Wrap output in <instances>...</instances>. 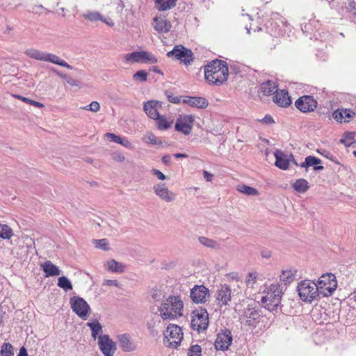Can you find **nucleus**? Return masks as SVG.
<instances>
[{"label": "nucleus", "mask_w": 356, "mask_h": 356, "mask_svg": "<svg viewBox=\"0 0 356 356\" xmlns=\"http://www.w3.org/2000/svg\"><path fill=\"white\" fill-rule=\"evenodd\" d=\"M228 75L227 64L224 60H213L204 67L205 79L212 85H222L227 81Z\"/></svg>", "instance_id": "obj_1"}, {"label": "nucleus", "mask_w": 356, "mask_h": 356, "mask_svg": "<svg viewBox=\"0 0 356 356\" xmlns=\"http://www.w3.org/2000/svg\"><path fill=\"white\" fill-rule=\"evenodd\" d=\"M184 303L179 296H170L159 307L160 316L163 319H174L183 315Z\"/></svg>", "instance_id": "obj_2"}, {"label": "nucleus", "mask_w": 356, "mask_h": 356, "mask_svg": "<svg viewBox=\"0 0 356 356\" xmlns=\"http://www.w3.org/2000/svg\"><path fill=\"white\" fill-rule=\"evenodd\" d=\"M319 290L316 283L309 280H305L298 284L297 291L300 298L306 302H312L320 296Z\"/></svg>", "instance_id": "obj_3"}, {"label": "nucleus", "mask_w": 356, "mask_h": 356, "mask_svg": "<svg viewBox=\"0 0 356 356\" xmlns=\"http://www.w3.org/2000/svg\"><path fill=\"white\" fill-rule=\"evenodd\" d=\"M282 295V287L279 284H272L268 288L266 296L262 297L261 302L265 307L273 311L280 304Z\"/></svg>", "instance_id": "obj_4"}, {"label": "nucleus", "mask_w": 356, "mask_h": 356, "mask_svg": "<svg viewBox=\"0 0 356 356\" xmlns=\"http://www.w3.org/2000/svg\"><path fill=\"white\" fill-rule=\"evenodd\" d=\"M316 286L320 289V295L323 297L332 296L337 287L336 277L332 273L323 274L318 280Z\"/></svg>", "instance_id": "obj_5"}, {"label": "nucleus", "mask_w": 356, "mask_h": 356, "mask_svg": "<svg viewBox=\"0 0 356 356\" xmlns=\"http://www.w3.org/2000/svg\"><path fill=\"white\" fill-rule=\"evenodd\" d=\"M241 320L244 323L245 326L253 330L256 328L261 319V314L259 309L249 305L244 309L241 316Z\"/></svg>", "instance_id": "obj_6"}, {"label": "nucleus", "mask_w": 356, "mask_h": 356, "mask_svg": "<svg viewBox=\"0 0 356 356\" xmlns=\"http://www.w3.org/2000/svg\"><path fill=\"white\" fill-rule=\"evenodd\" d=\"M209 325V314L205 309L200 308L193 312L191 327L199 333L207 329Z\"/></svg>", "instance_id": "obj_7"}, {"label": "nucleus", "mask_w": 356, "mask_h": 356, "mask_svg": "<svg viewBox=\"0 0 356 356\" xmlns=\"http://www.w3.org/2000/svg\"><path fill=\"white\" fill-rule=\"evenodd\" d=\"M164 334L168 343V346L170 348H177L184 337L181 327L175 324H170Z\"/></svg>", "instance_id": "obj_8"}, {"label": "nucleus", "mask_w": 356, "mask_h": 356, "mask_svg": "<svg viewBox=\"0 0 356 356\" xmlns=\"http://www.w3.org/2000/svg\"><path fill=\"white\" fill-rule=\"evenodd\" d=\"M70 304L72 311L80 318L86 319L90 308L86 300L80 297H72L70 298Z\"/></svg>", "instance_id": "obj_9"}, {"label": "nucleus", "mask_w": 356, "mask_h": 356, "mask_svg": "<svg viewBox=\"0 0 356 356\" xmlns=\"http://www.w3.org/2000/svg\"><path fill=\"white\" fill-rule=\"evenodd\" d=\"M98 346L104 356H113L117 350L115 342L108 334L99 336Z\"/></svg>", "instance_id": "obj_10"}, {"label": "nucleus", "mask_w": 356, "mask_h": 356, "mask_svg": "<svg viewBox=\"0 0 356 356\" xmlns=\"http://www.w3.org/2000/svg\"><path fill=\"white\" fill-rule=\"evenodd\" d=\"M295 105L300 111L308 113L314 111L317 107V102L311 95H304L296 101Z\"/></svg>", "instance_id": "obj_11"}, {"label": "nucleus", "mask_w": 356, "mask_h": 356, "mask_svg": "<svg viewBox=\"0 0 356 356\" xmlns=\"http://www.w3.org/2000/svg\"><path fill=\"white\" fill-rule=\"evenodd\" d=\"M190 297L195 303H204L209 297V291L204 285H195L191 289Z\"/></svg>", "instance_id": "obj_12"}, {"label": "nucleus", "mask_w": 356, "mask_h": 356, "mask_svg": "<svg viewBox=\"0 0 356 356\" xmlns=\"http://www.w3.org/2000/svg\"><path fill=\"white\" fill-rule=\"evenodd\" d=\"M232 335L229 330H222L218 333L215 341V348L218 350H226L231 346Z\"/></svg>", "instance_id": "obj_13"}, {"label": "nucleus", "mask_w": 356, "mask_h": 356, "mask_svg": "<svg viewBox=\"0 0 356 356\" xmlns=\"http://www.w3.org/2000/svg\"><path fill=\"white\" fill-rule=\"evenodd\" d=\"M193 121L194 118L192 115L180 116L177 120L175 129L185 135H188L191 131Z\"/></svg>", "instance_id": "obj_14"}, {"label": "nucleus", "mask_w": 356, "mask_h": 356, "mask_svg": "<svg viewBox=\"0 0 356 356\" xmlns=\"http://www.w3.org/2000/svg\"><path fill=\"white\" fill-rule=\"evenodd\" d=\"M153 189L154 193L165 202H171L175 199V194L168 190L163 183L155 184Z\"/></svg>", "instance_id": "obj_15"}, {"label": "nucleus", "mask_w": 356, "mask_h": 356, "mask_svg": "<svg viewBox=\"0 0 356 356\" xmlns=\"http://www.w3.org/2000/svg\"><path fill=\"white\" fill-rule=\"evenodd\" d=\"M153 27L158 33H168L170 31L171 24L164 15L156 16L153 20Z\"/></svg>", "instance_id": "obj_16"}, {"label": "nucleus", "mask_w": 356, "mask_h": 356, "mask_svg": "<svg viewBox=\"0 0 356 356\" xmlns=\"http://www.w3.org/2000/svg\"><path fill=\"white\" fill-rule=\"evenodd\" d=\"M161 108V104L158 101H148L145 103L143 106V110L147 115L153 119L156 120L159 117V110Z\"/></svg>", "instance_id": "obj_17"}, {"label": "nucleus", "mask_w": 356, "mask_h": 356, "mask_svg": "<svg viewBox=\"0 0 356 356\" xmlns=\"http://www.w3.org/2000/svg\"><path fill=\"white\" fill-rule=\"evenodd\" d=\"M275 157V165L282 170H287L291 161V158H293V155H287L282 151L277 149L274 153Z\"/></svg>", "instance_id": "obj_18"}, {"label": "nucleus", "mask_w": 356, "mask_h": 356, "mask_svg": "<svg viewBox=\"0 0 356 356\" xmlns=\"http://www.w3.org/2000/svg\"><path fill=\"white\" fill-rule=\"evenodd\" d=\"M231 293L232 290L227 284L222 285L220 288L218 289L216 300L219 301L220 306L228 305V302L231 300Z\"/></svg>", "instance_id": "obj_19"}, {"label": "nucleus", "mask_w": 356, "mask_h": 356, "mask_svg": "<svg viewBox=\"0 0 356 356\" xmlns=\"http://www.w3.org/2000/svg\"><path fill=\"white\" fill-rule=\"evenodd\" d=\"M273 102L280 106L287 107L291 104V99L287 90H281L278 91L276 90Z\"/></svg>", "instance_id": "obj_20"}, {"label": "nucleus", "mask_w": 356, "mask_h": 356, "mask_svg": "<svg viewBox=\"0 0 356 356\" xmlns=\"http://www.w3.org/2000/svg\"><path fill=\"white\" fill-rule=\"evenodd\" d=\"M119 346L124 352H131L136 350V345L131 341L128 334H121L117 336Z\"/></svg>", "instance_id": "obj_21"}, {"label": "nucleus", "mask_w": 356, "mask_h": 356, "mask_svg": "<svg viewBox=\"0 0 356 356\" xmlns=\"http://www.w3.org/2000/svg\"><path fill=\"white\" fill-rule=\"evenodd\" d=\"M183 102L197 108H204L208 106L207 100L201 97H184Z\"/></svg>", "instance_id": "obj_22"}, {"label": "nucleus", "mask_w": 356, "mask_h": 356, "mask_svg": "<svg viewBox=\"0 0 356 356\" xmlns=\"http://www.w3.org/2000/svg\"><path fill=\"white\" fill-rule=\"evenodd\" d=\"M40 268L45 273V277H54L60 274V270L51 261H47L40 264Z\"/></svg>", "instance_id": "obj_23"}, {"label": "nucleus", "mask_w": 356, "mask_h": 356, "mask_svg": "<svg viewBox=\"0 0 356 356\" xmlns=\"http://www.w3.org/2000/svg\"><path fill=\"white\" fill-rule=\"evenodd\" d=\"M320 163H321L320 159L314 156H308L305 158V161L300 164V166L306 168V171L309 167L314 166V170L319 171L324 168L323 165H318Z\"/></svg>", "instance_id": "obj_24"}, {"label": "nucleus", "mask_w": 356, "mask_h": 356, "mask_svg": "<svg viewBox=\"0 0 356 356\" xmlns=\"http://www.w3.org/2000/svg\"><path fill=\"white\" fill-rule=\"evenodd\" d=\"M83 17L85 19L91 22L102 21L110 26H113L114 24L111 18H104L97 11L88 12L84 13Z\"/></svg>", "instance_id": "obj_25"}, {"label": "nucleus", "mask_w": 356, "mask_h": 356, "mask_svg": "<svg viewBox=\"0 0 356 356\" xmlns=\"http://www.w3.org/2000/svg\"><path fill=\"white\" fill-rule=\"evenodd\" d=\"M296 273L297 270L295 268L283 270L280 275V280L286 285L296 280Z\"/></svg>", "instance_id": "obj_26"}, {"label": "nucleus", "mask_w": 356, "mask_h": 356, "mask_svg": "<svg viewBox=\"0 0 356 356\" xmlns=\"http://www.w3.org/2000/svg\"><path fill=\"white\" fill-rule=\"evenodd\" d=\"M44 62H49L54 64L58 65L60 66L66 67L69 70H72L73 67L70 65H69L66 61L60 59L58 56L56 54H50L46 52Z\"/></svg>", "instance_id": "obj_27"}, {"label": "nucleus", "mask_w": 356, "mask_h": 356, "mask_svg": "<svg viewBox=\"0 0 356 356\" xmlns=\"http://www.w3.org/2000/svg\"><path fill=\"white\" fill-rule=\"evenodd\" d=\"M161 323L160 316L156 315L147 322V329L152 336L155 337L158 335L159 332L158 327H160Z\"/></svg>", "instance_id": "obj_28"}, {"label": "nucleus", "mask_w": 356, "mask_h": 356, "mask_svg": "<svg viewBox=\"0 0 356 356\" xmlns=\"http://www.w3.org/2000/svg\"><path fill=\"white\" fill-rule=\"evenodd\" d=\"M355 113L350 109H338L333 113V118L340 122L343 120L346 121V119L352 118L355 116Z\"/></svg>", "instance_id": "obj_29"}, {"label": "nucleus", "mask_w": 356, "mask_h": 356, "mask_svg": "<svg viewBox=\"0 0 356 356\" xmlns=\"http://www.w3.org/2000/svg\"><path fill=\"white\" fill-rule=\"evenodd\" d=\"M106 269L112 273H122L125 270V266L114 259L108 260L106 265Z\"/></svg>", "instance_id": "obj_30"}, {"label": "nucleus", "mask_w": 356, "mask_h": 356, "mask_svg": "<svg viewBox=\"0 0 356 356\" xmlns=\"http://www.w3.org/2000/svg\"><path fill=\"white\" fill-rule=\"evenodd\" d=\"M87 326L90 328L91 336L94 339H96L99 335H103L102 326L97 320L87 323Z\"/></svg>", "instance_id": "obj_31"}, {"label": "nucleus", "mask_w": 356, "mask_h": 356, "mask_svg": "<svg viewBox=\"0 0 356 356\" xmlns=\"http://www.w3.org/2000/svg\"><path fill=\"white\" fill-rule=\"evenodd\" d=\"M177 0H156L155 5L160 11H165L176 6Z\"/></svg>", "instance_id": "obj_32"}, {"label": "nucleus", "mask_w": 356, "mask_h": 356, "mask_svg": "<svg viewBox=\"0 0 356 356\" xmlns=\"http://www.w3.org/2000/svg\"><path fill=\"white\" fill-rule=\"evenodd\" d=\"M24 54L29 58L35 59L40 61H44L46 52L33 48L28 49L25 51Z\"/></svg>", "instance_id": "obj_33"}, {"label": "nucleus", "mask_w": 356, "mask_h": 356, "mask_svg": "<svg viewBox=\"0 0 356 356\" xmlns=\"http://www.w3.org/2000/svg\"><path fill=\"white\" fill-rule=\"evenodd\" d=\"M277 86L273 81H267L263 83L261 86V92L264 95H270L273 93H275Z\"/></svg>", "instance_id": "obj_34"}, {"label": "nucleus", "mask_w": 356, "mask_h": 356, "mask_svg": "<svg viewBox=\"0 0 356 356\" xmlns=\"http://www.w3.org/2000/svg\"><path fill=\"white\" fill-rule=\"evenodd\" d=\"M155 120H156V126L159 130H166L169 127H170L173 123L172 119H168L164 115H159V117L156 118Z\"/></svg>", "instance_id": "obj_35"}, {"label": "nucleus", "mask_w": 356, "mask_h": 356, "mask_svg": "<svg viewBox=\"0 0 356 356\" xmlns=\"http://www.w3.org/2000/svg\"><path fill=\"white\" fill-rule=\"evenodd\" d=\"M124 60L127 63H143V51L127 54Z\"/></svg>", "instance_id": "obj_36"}, {"label": "nucleus", "mask_w": 356, "mask_h": 356, "mask_svg": "<svg viewBox=\"0 0 356 356\" xmlns=\"http://www.w3.org/2000/svg\"><path fill=\"white\" fill-rule=\"evenodd\" d=\"M188 49L185 48L181 45H176L174 47L173 49L169 51L167 54L168 57H175L176 59L179 60L183 57L184 54L186 51Z\"/></svg>", "instance_id": "obj_37"}, {"label": "nucleus", "mask_w": 356, "mask_h": 356, "mask_svg": "<svg viewBox=\"0 0 356 356\" xmlns=\"http://www.w3.org/2000/svg\"><path fill=\"white\" fill-rule=\"evenodd\" d=\"M308 182L305 179H298L293 184L294 190L298 193H303L309 188Z\"/></svg>", "instance_id": "obj_38"}, {"label": "nucleus", "mask_w": 356, "mask_h": 356, "mask_svg": "<svg viewBox=\"0 0 356 356\" xmlns=\"http://www.w3.org/2000/svg\"><path fill=\"white\" fill-rule=\"evenodd\" d=\"M355 136V133L354 132L344 133L342 138L340 139V143L343 144L346 147H350L355 143L354 141Z\"/></svg>", "instance_id": "obj_39"}, {"label": "nucleus", "mask_w": 356, "mask_h": 356, "mask_svg": "<svg viewBox=\"0 0 356 356\" xmlns=\"http://www.w3.org/2000/svg\"><path fill=\"white\" fill-rule=\"evenodd\" d=\"M13 235L12 229L6 224L0 223V237L3 239H10Z\"/></svg>", "instance_id": "obj_40"}, {"label": "nucleus", "mask_w": 356, "mask_h": 356, "mask_svg": "<svg viewBox=\"0 0 356 356\" xmlns=\"http://www.w3.org/2000/svg\"><path fill=\"white\" fill-rule=\"evenodd\" d=\"M200 243L205 247L218 249L220 248V245L216 241L205 236L199 237Z\"/></svg>", "instance_id": "obj_41"}, {"label": "nucleus", "mask_w": 356, "mask_h": 356, "mask_svg": "<svg viewBox=\"0 0 356 356\" xmlns=\"http://www.w3.org/2000/svg\"><path fill=\"white\" fill-rule=\"evenodd\" d=\"M1 356H13L14 348L13 346L8 342L3 343L1 346L0 350Z\"/></svg>", "instance_id": "obj_42"}, {"label": "nucleus", "mask_w": 356, "mask_h": 356, "mask_svg": "<svg viewBox=\"0 0 356 356\" xmlns=\"http://www.w3.org/2000/svg\"><path fill=\"white\" fill-rule=\"evenodd\" d=\"M57 284L60 288L63 289L65 291L72 289V283L65 276H62L58 278Z\"/></svg>", "instance_id": "obj_43"}, {"label": "nucleus", "mask_w": 356, "mask_h": 356, "mask_svg": "<svg viewBox=\"0 0 356 356\" xmlns=\"http://www.w3.org/2000/svg\"><path fill=\"white\" fill-rule=\"evenodd\" d=\"M257 280V273L250 272L248 274L245 279V284L248 288L253 289Z\"/></svg>", "instance_id": "obj_44"}, {"label": "nucleus", "mask_w": 356, "mask_h": 356, "mask_svg": "<svg viewBox=\"0 0 356 356\" xmlns=\"http://www.w3.org/2000/svg\"><path fill=\"white\" fill-rule=\"evenodd\" d=\"M157 62L158 59L153 54L143 51V63L154 64Z\"/></svg>", "instance_id": "obj_45"}, {"label": "nucleus", "mask_w": 356, "mask_h": 356, "mask_svg": "<svg viewBox=\"0 0 356 356\" xmlns=\"http://www.w3.org/2000/svg\"><path fill=\"white\" fill-rule=\"evenodd\" d=\"M238 191L249 195H256L258 191L256 188L242 184L238 186Z\"/></svg>", "instance_id": "obj_46"}, {"label": "nucleus", "mask_w": 356, "mask_h": 356, "mask_svg": "<svg viewBox=\"0 0 356 356\" xmlns=\"http://www.w3.org/2000/svg\"><path fill=\"white\" fill-rule=\"evenodd\" d=\"M93 243L95 248L102 249L103 250H109V243L106 238L102 239H96L93 241Z\"/></svg>", "instance_id": "obj_47"}, {"label": "nucleus", "mask_w": 356, "mask_h": 356, "mask_svg": "<svg viewBox=\"0 0 356 356\" xmlns=\"http://www.w3.org/2000/svg\"><path fill=\"white\" fill-rule=\"evenodd\" d=\"M133 78L135 81L145 82L147 79V72L145 70H139L133 75Z\"/></svg>", "instance_id": "obj_48"}, {"label": "nucleus", "mask_w": 356, "mask_h": 356, "mask_svg": "<svg viewBox=\"0 0 356 356\" xmlns=\"http://www.w3.org/2000/svg\"><path fill=\"white\" fill-rule=\"evenodd\" d=\"M193 54L191 50L188 49L183 55V57L179 60L181 62L184 63L185 65L191 64V63L193 60Z\"/></svg>", "instance_id": "obj_49"}, {"label": "nucleus", "mask_w": 356, "mask_h": 356, "mask_svg": "<svg viewBox=\"0 0 356 356\" xmlns=\"http://www.w3.org/2000/svg\"><path fill=\"white\" fill-rule=\"evenodd\" d=\"M16 97L25 103L29 104L38 108H43L44 106V104L40 102L30 99L29 98L20 95H16Z\"/></svg>", "instance_id": "obj_50"}, {"label": "nucleus", "mask_w": 356, "mask_h": 356, "mask_svg": "<svg viewBox=\"0 0 356 356\" xmlns=\"http://www.w3.org/2000/svg\"><path fill=\"white\" fill-rule=\"evenodd\" d=\"M318 152L319 154H321L322 156H323L324 157L330 159L332 162L339 164V162H338V161L337 160V158L332 154H331L330 152H328L327 150L324 149H318Z\"/></svg>", "instance_id": "obj_51"}, {"label": "nucleus", "mask_w": 356, "mask_h": 356, "mask_svg": "<svg viewBox=\"0 0 356 356\" xmlns=\"http://www.w3.org/2000/svg\"><path fill=\"white\" fill-rule=\"evenodd\" d=\"M202 348L199 345H193L188 350V356H201Z\"/></svg>", "instance_id": "obj_52"}, {"label": "nucleus", "mask_w": 356, "mask_h": 356, "mask_svg": "<svg viewBox=\"0 0 356 356\" xmlns=\"http://www.w3.org/2000/svg\"><path fill=\"white\" fill-rule=\"evenodd\" d=\"M143 140L147 143H149V144H152V145H156V144H158V142H157V138L156 137L154 136V134H153L152 133L149 132V133H147L143 138Z\"/></svg>", "instance_id": "obj_53"}, {"label": "nucleus", "mask_w": 356, "mask_h": 356, "mask_svg": "<svg viewBox=\"0 0 356 356\" xmlns=\"http://www.w3.org/2000/svg\"><path fill=\"white\" fill-rule=\"evenodd\" d=\"M84 110L90 111L92 112H97L100 109L99 104L97 102H92L90 104L82 108Z\"/></svg>", "instance_id": "obj_54"}, {"label": "nucleus", "mask_w": 356, "mask_h": 356, "mask_svg": "<svg viewBox=\"0 0 356 356\" xmlns=\"http://www.w3.org/2000/svg\"><path fill=\"white\" fill-rule=\"evenodd\" d=\"M105 137L111 142H113V143H120V140L121 138L120 136H118L114 134H112V133H106L105 134Z\"/></svg>", "instance_id": "obj_55"}, {"label": "nucleus", "mask_w": 356, "mask_h": 356, "mask_svg": "<svg viewBox=\"0 0 356 356\" xmlns=\"http://www.w3.org/2000/svg\"><path fill=\"white\" fill-rule=\"evenodd\" d=\"M271 19L273 20H277L275 24L279 26L280 24L284 25L286 23V21L284 18L282 17L278 13H273L272 15Z\"/></svg>", "instance_id": "obj_56"}, {"label": "nucleus", "mask_w": 356, "mask_h": 356, "mask_svg": "<svg viewBox=\"0 0 356 356\" xmlns=\"http://www.w3.org/2000/svg\"><path fill=\"white\" fill-rule=\"evenodd\" d=\"M118 144H120L128 149L134 148L132 143L125 137H121Z\"/></svg>", "instance_id": "obj_57"}, {"label": "nucleus", "mask_w": 356, "mask_h": 356, "mask_svg": "<svg viewBox=\"0 0 356 356\" xmlns=\"http://www.w3.org/2000/svg\"><path fill=\"white\" fill-rule=\"evenodd\" d=\"M152 172L154 175L156 176L159 180H164L166 178L165 175L157 169L153 168Z\"/></svg>", "instance_id": "obj_58"}, {"label": "nucleus", "mask_w": 356, "mask_h": 356, "mask_svg": "<svg viewBox=\"0 0 356 356\" xmlns=\"http://www.w3.org/2000/svg\"><path fill=\"white\" fill-rule=\"evenodd\" d=\"M167 97H168V99L169 100V102H170L172 103L177 104V103L180 102V98L177 96H174L172 94H170V95L168 94L167 95Z\"/></svg>", "instance_id": "obj_59"}, {"label": "nucleus", "mask_w": 356, "mask_h": 356, "mask_svg": "<svg viewBox=\"0 0 356 356\" xmlns=\"http://www.w3.org/2000/svg\"><path fill=\"white\" fill-rule=\"evenodd\" d=\"M66 82L72 86H79V82L77 80H76L72 77H70V76L67 79Z\"/></svg>", "instance_id": "obj_60"}, {"label": "nucleus", "mask_w": 356, "mask_h": 356, "mask_svg": "<svg viewBox=\"0 0 356 356\" xmlns=\"http://www.w3.org/2000/svg\"><path fill=\"white\" fill-rule=\"evenodd\" d=\"M261 122H263L264 124H269L273 123L274 120L270 115H267L261 120Z\"/></svg>", "instance_id": "obj_61"}, {"label": "nucleus", "mask_w": 356, "mask_h": 356, "mask_svg": "<svg viewBox=\"0 0 356 356\" xmlns=\"http://www.w3.org/2000/svg\"><path fill=\"white\" fill-rule=\"evenodd\" d=\"M52 71L54 73H56L57 75H58L60 77H61L62 79H65V81H67V79L69 77L66 74H64V73H62V72H59L56 68H52Z\"/></svg>", "instance_id": "obj_62"}, {"label": "nucleus", "mask_w": 356, "mask_h": 356, "mask_svg": "<svg viewBox=\"0 0 356 356\" xmlns=\"http://www.w3.org/2000/svg\"><path fill=\"white\" fill-rule=\"evenodd\" d=\"M203 175H204V178L207 181H211L213 179V175L212 174H211L210 172H209L208 171H206L204 170L203 172Z\"/></svg>", "instance_id": "obj_63"}, {"label": "nucleus", "mask_w": 356, "mask_h": 356, "mask_svg": "<svg viewBox=\"0 0 356 356\" xmlns=\"http://www.w3.org/2000/svg\"><path fill=\"white\" fill-rule=\"evenodd\" d=\"M161 160L164 164L169 165L171 162V157L170 155H165L162 157Z\"/></svg>", "instance_id": "obj_64"}]
</instances>
